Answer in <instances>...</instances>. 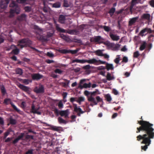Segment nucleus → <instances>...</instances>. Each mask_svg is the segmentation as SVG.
<instances>
[{"label":"nucleus","mask_w":154,"mask_h":154,"mask_svg":"<svg viewBox=\"0 0 154 154\" xmlns=\"http://www.w3.org/2000/svg\"><path fill=\"white\" fill-rule=\"evenodd\" d=\"M101 37L100 36H95L94 37H92L91 39V42H97L100 43H102V42H100V41L101 39Z\"/></svg>","instance_id":"obj_14"},{"label":"nucleus","mask_w":154,"mask_h":154,"mask_svg":"<svg viewBox=\"0 0 154 154\" xmlns=\"http://www.w3.org/2000/svg\"><path fill=\"white\" fill-rule=\"evenodd\" d=\"M58 121L59 123L60 124H66L67 122V121L63 119L61 117H60L58 118Z\"/></svg>","instance_id":"obj_26"},{"label":"nucleus","mask_w":154,"mask_h":154,"mask_svg":"<svg viewBox=\"0 0 154 154\" xmlns=\"http://www.w3.org/2000/svg\"><path fill=\"white\" fill-rule=\"evenodd\" d=\"M10 48L11 49L14 48V49L12 50V52H11L12 54H14L15 55H17L20 52L19 49L17 48V47L14 45H11L10 47Z\"/></svg>","instance_id":"obj_13"},{"label":"nucleus","mask_w":154,"mask_h":154,"mask_svg":"<svg viewBox=\"0 0 154 154\" xmlns=\"http://www.w3.org/2000/svg\"><path fill=\"white\" fill-rule=\"evenodd\" d=\"M67 94H68L66 92H64L63 93L62 95L64 99H65L66 97Z\"/></svg>","instance_id":"obj_63"},{"label":"nucleus","mask_w":154,"mask_h":154,"mask_svg":"<svg viewBox=\"0 0 154 154\" xmlns=\"http://www.w3.org/2000/svg\"><path fill=\"white\" fill-rule=\"evenodd\" d=\"M91 68V66L89 65H87L85 66H84L83 68L84 69H90Z\"/></svg>","instance_id":"obj_60"},{"label":"nucleus","mask_w":154,"mask_h":154,"mask_svg":"<svg viewBox=\"0 0 154 154\" xmlns=\"http://www.w3.org/2000/svg\"><path fill=\"white\" fill-rule=\"evenodd\" d=\"M102 42V43H103L105 45L110 48H111V46H112V43H111L109 41H107L104 42Z\"/></svg>","instance_id":"obj_41"},{"label":"nucleus","mask_w":154,"mask_h":154,"mask_svg":"<svg viewBox=\"0 0 154 154\" xmlns=\"http://www.w3.org/2000/svg\"><path fill=\"white\" fill-rule=\"evenodd\" d=\"M58 106L60 108H62L63 107V104L61 101H60L58 103Z\"/></svg>","instance_id":"obj_55"},{"label":"nucleus","mask_w":154,"mask_h":154,"mask_svg":"<svg viewBox=\"0 0 154 154\" xmlns=\"http://www.w3.org/2000/svg\"><path fill=\"white\" fill-rule=\"evenodd\" d=\"M25 11L26 12H29L31 11V7L29 6H26L24 8Z\"/></svg>","instance_id":"obj_47"},{"label":"nucleus","mask_w":154,"mask_h":154,"mask_svg":"<svg viewBox=\"0 0 154 154\" xmlns=\"http://www.w3.org/2000/svg\"><path fill=\"white\" fill-rule=\"evenodd\" d=\"M63 5L64 7H68L69 6L68 2L66 0H64Z\"/></svg>","instance_id":"obj_50"},{"label":"nucleus","mask_w":154,"mask_h":154,"mask_svg":"<svg viewBox=\"0 0 154 154\" xmlns=\"http://www.w3.org/2000/svg\"><path fill=\"white\" fill-rule=\"evenodd\" d=\"M55 26L56 30L60 32L66 33L71 35L76 34L78 32V31L75 29L66 30L60 27L59 24H55Z\"/></svg>","instance_id":"obj_3"},{"label":"nucleus","mask_w":154,"mask_h":154,"mask_svg":"<svg viewBox=\"0 0 154 154\" xmlns=\"http://www.w3.org/2000/svg\"><path fill=\"white\" fill-rule=\"evenodd\" d=\"M98 62L97 60L95 59H92L88 60H85V63L87 62L90 64H94Z\"/></svg>","instance_id":"obj_27"},{"label":"nucleus","mask_w":154,"mask_h":154,"mask_svg":"<svg viewBox=\"0 0 154 154\" xmlns=\"http://www.w3.org/2000/svg\"><path fill=\"white\" fill-rule=\"evenodd\" d=\"M24 133H20V135L18 136L17 138L19 140L22 139V138L24 137Z\"/></svg>","instance_id":"obj_49"},{"label":"nucleus","mask_w":154,"mask_h":154,"mask_svg":"<svg viewBox=\"0 0 154 154\" xmlns=\"http://www.w3.org/2000/svg\"><path fill=\"white\" fill-rule=\"evenodd\" d=\"M37 38L39 40L43 42H45L48 41V39L46 37L44 36L39 35L37 37Z\"/></svg>","instance_id":"obj_28"},{"label":"nucleus","mask_w":154,"mask_h":154,"mask_svg":"<svg viewBox=\"0 0 154 154\" xmlns=\"http://www.w3.org/2000/svg\"><path fill=\"white\" fill-rule=\"evenodd\" d=\"M58 51L60 53L63 54H66L69 53V50H68L66 49L59 50Z\"/></svg>","instance_id":"obj_36"},{"label":"nucleus","mask_w":154,"mask_h":154,"mask_svg":"<svg viewBox=\"0 0 154 154\" xmlns=\"http://www.w3.org/2000/svg\"><path fill=\"white\" fill-rule=\"evenodd\" d=\"M33 149H31L28 150V151L26 152L25 154H33Z\"/></svg>","instance_id":"obj_54"},{"label":"nucleus","mask_w":154,"mask_h":154,"mask_svg":"<svg viewBox=\"0 0 154 154\" xmlns=\"http://www.w3.org/2000/svg\"><path fill=\"white\" fill-rule=\"evenodd\" d=\"M109 36L111 39L113 41H118L119 39V36L117 35L110 33Z\"/></svg>","instance_id":"obj_17"},{"label":"nucleus","mask_w":154,"mask_h":154,"mask_svg":"<svg viewBox=\"0 0 154 154\" xmlns=\"http://www.w3.org/2000/svg\"><path fill=\"white\" fill-rule=\"evenodd\" d=\"M97 91H98V90L96 89V91H93V92H90L91 96H94Z\"/></svg>","instance_id":"obj_59"},{"label":"nucleus","mask_w":154,"mask_h":154,"mask_svg":"<svg viewBox=\"0 0 154 154\" xmlns=\"http://www.w3.org/2000/svg\"><path fill=\"white\" fill-rule=\"evenodd\" d=\"M9 122L10 124L12 125H15L16 124L17 122L16 119L10 117L9 119Z\"/></svg>","instance_id":"obj_32"},{"label":"nucleus","mask_w":154,"mask_h":154,"mask_svg":"<svg viewBox=\"0 0 154 154\" xmlns=\"http://www.w3.org/2000/svg\"><path fill=\"white\" fill-rule=\"evenodd\" d=\"M25 139L26 140H28L29 139H31L33 140L34 139L33 136L29 135H27L26 136Z\"/></svg>","instance_id":"obj_52"},{"label":"nucleus","mask_w":154,"mask_h":154,"mask_svg":"<svg viewBox=\"0 0 154 154\" xmlns=\"http://www.w3.org/2000/svg\"><path fill=\"white\" fill-rule=\"evenodd\" d=\"M73 106L74 108V111L77 113V116H80L81 114L85 113L86 111H83L79 107L77 106V105L73 103Z\"/></svg>","instance_id":"obj_6"},{"label":"nucleus","mask_w":154,"mask_h":154,"mask_svg":"<svg viewBox=\"0 0 154 154\" xmlns=\"http://www.w3.org/2000/svg\"><path fill=\"white\" fill-rule=\"evenodd\" d=\"M146 43L145 41L143 42L140 45L139 50L141 51L144 50L146 47Z\"/></svg>","instance_id":"obj_22"},{"label":"nucleus","mask_w":154,"mask_h":154,"mask_svg":"<svg viewBox=\"0 0 154 154\" xmlns=\"http://www.w3.org/2000/svg\"><path fill=\"white\" fill-rule=\"evenodd\" d=\"M15 72L16 74L20 75H22L23 73L22 69L20 68H16L15 69Z\"/></svg>","instance_id":"obj_23"},{"label":"nucleus","mask_w":154,"mask_h":154,"mask_svg":"<svg viewBox=\"0 0 154 154\" xmlns=\"http://www.w3.org/2000/svg\"><path fill=\"white\" fill-rule=\"evenodd\" d=\"M91 84L90 83L87 84L85 83L84 84V87L85 88H90L91 87Z\"/></svg>","instance_id":"obj_53"},{"label":"nucleus","mask_w":154,"mask_h":154,"mask_svg":"<svg viewBox=\"0 0 154 154\" xmlns=\"http://www.w3.org/2000/svg\"><path fill=\"white\" fill-rule=\"evenodd\" d=\"M102 28L105 31L107 32H109L110 30V28L108 26H103Z\"/></svg>","instance_id":"obj_45"},{"label":"nucleus","mask_w":154,"mask_h":154,"mask_svg":"<svg viewBox=\"0 0 154 154\" xmlns=\"http://www.w3.org/2000/svg\"><path fill=\"white\" fill-rule=\"evenodd\" d=\"M140 56V54L138 51L134 52L133 54V57L134 58H137Z\"/></svg>","instance_id":"obj_48"},{"label":"nucleus","mask_w":154,"mask_h":154,"mask_svg":"<svg viewBox=\"0 0 154 154\" xmlns=\"http://www.w3.org/2000/svg\"><path fill=\"white\" fill-rule=\"evenodd\" d=\"M77 99L76 97H71L70 99V102L73 103L75 101H76V99Z\"/></svg>","instance_id":"obj_58"},{"label":"nucleus","mask_w":154,"mask_h":154,"mask_svg":"<svg viewBox=\"0 0 154 154\" xmlns=\"http://www.w3.org/2000/svg\"><path fill=\"white\" fill-rule=\"evenodd\" d=\"M34 91L36 93H43L44 92V87L42 85H40L39 88L37 87L35 88Z\"/></svg>","instance_id":"obj_11"},{"label":"nucleus","mask_w":154,"mask_h":154,"mask_svg":"<svg viewBox=\"0 0 154 154\" xmlns=\"http://www.w3.org/2000/svg\"><path fill=\"white\" fill-rule=\"evenodd\" d=\"M23 82L24 83L25 85H28L29 82H32V80L29 79H23L22 80Z\"/></svg>","instance_id":"obj_42"},{"label":"nucleus","mask_w":154,"mask_h":154,"mask_svg":"<svg viewBox=\"0 0 154 154\" xmlns=\"http://www.w3.org/2000/svg\"><path fill=\"white\" fill-rule=\"evenodd\" d=\"M112 92L113 93L116 95H117L119 93L118 91L115 89H113L112 90Z\"/></svg>","instance_id":"obj_61"},{"label":"nucleus","mask_w":154,"mask_h":154,"mask_svg":"<svg viewBox=\"0 0 154 154\" xmlns=\"http://www.w3.org/2000/svg\"><path fill=\"white\" fill-rule=\"evenodd\" d=\"M31 109L30 112L34 114H37L39 115H40L41 114V112L39 111H38V110L39 109V108H35V106L34 104H32L31 106Z\"/></svg>","instance_id":"obj_9"},{"label":"nucleus","mask_w":154,"mask_h":154,"mask_svg":"<svg viewBox=\"0 0 154 154\" xmlns=\"http://www.w3.org/2000/svg\"><path fill=\"white\" fill-rule=\"evenodd\" d=\"M128 58L126 57H124L123 58L122 62L125 63H127L128 62Z\"/></svg>","instance_id":"obj_57"},{"label":"nucleus","mask_w":154,"mask_h":154,"mask_svg":"<svg viewBox=\"0 0 154 154\" xmlns=\"http://www.w3.org/2000/svg\"><path fill=\"white\" fill-rule=\"evenodd\" d=\"M41 123H43L46 125V126H50V127L51 129L54 131H59L60 130V128H61V127H57L56 126H54L53 125H50L48 124L45 122H41Z\"/></svg>","instance_id":"obj_10"},{"label":"nucleus","mask_w":154,"mask_h":154,"mask_svg":"<svg viewBox=\"0 0 154 154\" xmlns=\"http://www.w3.org/2000/svg\"><path fill=\"white\" fill-rule=\"evenodd\" d=\"M31 76L33 80L38 81L42 78L43 76L39 73H35L31 74Z\"/></svg>","instance_id":"obj_7"},{"label":"nucleus","mask_w":154,"mask_h":154,"mask_svg":"<svg viewBox=\"0 0 154 154\" xmlns=\"http://www.w3.org/2000/svg\"><path fill=\"white\" fill-rule=\"evenodd\" d=\"M69 111L68 109L65 110H61L59 112V114L61 116H64L65 119L68 118Z\"/></svg>","instance_id":"obj_12"},{"label":"nucleus","mask_w":154,"mask_h":154,"mask_svg":"<svg viewBox=\"0 0 154 154\" xmlns=\"http://www.w3.org/2000/svg\"><path fill=\"white\" fill-rule=\"evenodd\" d=\"M96 54L99 56L103 57V53L102 51L100 50H97L94 52Z\"/></svg>","instance_id":"obj_33"},{"label":"nucleus","mask_w":154,"mask_h":154,"mask_svg":"<svg viewBox=\"0 0 154 154\" xmlns=\"http://www.w3.org/2000/svg\"><path fill=\"white\" fill-rule=\"evenodd\" d=\"M72 63L76 62L81 63H85V60H79L76 59L73 60L72 61Z\"/></svg>","instance_id":"obj_24"},{"label":"nucleus","mask_w":154,"mask_h":154,"mask_svg":"<svg viewBox=\"0 0 154 154\" xmlns=\"http://www.w3.org/2000/svg\"><path fill=\"white\" fill-rule=\"evenodd\" d=\"M0 89L3 95H4L6 93V90L3 85H2L1 86Z\"/></svg>","instance_id":"obj_34"},{"label":"nucleus","mask_w":154,"mask_h":154,"mask_svg":"<svg viewBox=\"0 0 154 154\" xmlns=\"http://www.w3.org/2000/svg\"><path fill=\"white\" fill-rule=\"evenodd\" d=\"M106 78V80L108 81H110L115 79L114 77L113 76H111V74L109 72L107 73Z\"/></svg>","instance_id":"obj_30"},{"label":"nucleus","mask_w":154,"mask_h":154,"mask_svg":"<svg viewBox=\"0 0 154 154\" xmlns=\"http://www.w3.org/2000/svg\"><path fill=\"white\" fill-rule=\"evenodd\" d=\"M137 3V0H132L130 7V10L131 11L134 6Z\"/></svg>","instance_id":"obj_21"},{"label":"nucleus","mask_w":154,"mask_h":154,"mask_svg":"<svg viewBox=\"0 0 154 154\" xmlns=\"http://www.w3.org/2000/svg\"><path fill=\"white\" fill-rule=\"evenodd\" d=\"M9 7L11 8L9 12V17H12L14 16L15 13L17 14H20V8L18 5L14 1H12L10 4Z\"/></svg>","instance_id":"obj_2"},{"label":"nucleus","mask_w":154,"mask_h":154,"mask_svg":"<svg viewBox=\"0 0 154 154\" xmlns=\"http://www.w3.org/2000/svg\"><path fill=\"white\" fill-rule=\"evenodd\" d=\"M61 6L60 3L59 2H57L53 4L52 7L55 8H59Z\"/></svg>","instance_id":"obj_40"},{"label":"nucleus","mask_w":154,"mask_h":154,"mask_svg":"<svg viewBox=\"0 0 154 154\" xmlns=\"http://www.w3.org/2000/svg\"><path fill=\"white\" fill-rule=\"evenodd\" d=\"M19 42L18 46L21 48L29 47L32 44L31 41L27 38H24L21 40Z\"/></svg>","instance_id":"obj_4"},{"label":"nucleus","mask_w":154,"mask_h":154,"mask_svg":"<svg viewBox=\"0 0 154 154\" xmlns=\"http://www.w3.org/2000/svg\"><path fill=\"white\" fill-rule=\"evenodd\" d=\"M26 17V15L24 14H21L20 16H19L17 17V20L19 21H23L25 20Z\"/></svg>","instance_id":"obj_25"},{"label":"nucleus","mask_w":154,"mask_h":154,"mask_svg":"<svg viewBox=\"0 0 154 154\" xmlns=\"http://www.w3.org/2000/svg\"><path fill=\"white\" fill-rule=\"evenodd\" d=\"M138 123L140 126L137 128L136 133H139L141 131L145 134L142 135H138L137 137V140L139 141L141 140H143L141 143L145 145L142 146L141 148L142 149L145 151L148 148V146L151 144V139L154 138V129L152 128L153 124L143 120L138 121Z\"/></svg>","instance_id":"obj_1"},{"label":"nucleus","mask_w":154,"mask_h":154,"mask_svg":"<svg viewBox=\"0 0 154 154\" xmlns=\"http://www.w3.org/2000/svg\"><path fill=\"white\" fill-rule=\"evenodd\" d=\"M138 19V17H136L131 19L129 21V25L131 26L136 22Z\"/></svg>","instance_id":"obj_19"},{"label":"nucleus","mask_w":154,"mask_h":154,"mask_svg":"<svg viewBox=\"0 0 154 154\" xmlns=\"http://www.w3.org/2000/svg\"><path fill=\"white\" fill-rule=\"evenodd\" d=\"M28 0H16V2L19 4H27V1Z\"/></svg>","instance_id":"obj_43"},{"label":"nucleus","mask_w":154,"mask_h":154,"mask_svg":"<svg viewBox=\"0 0 154 154\" xmlns=\"http://www.w3.org/2000/svg\"><path fill=\"white\" fill-rule=\"evenodd\" d=\"M150 18V15L149 14H144L142 16V18L146 20H149Z\"/></svg>","instance_id":"obj_35"},{"label":"nucleus","mask_w":154,"mask_h":154,"mask_svg":"<svg viewBox=\"0 0 154 154\" xmlns=\"http://www.w3.org/2000/svg\"><path fill=\"white\" fill-rule=\"evenodd\" d=\"M84 98L82 97H79L78 98V100H76V101L80 104L81 102L84 101Z\"/></svg>","instance_id":"obj_44"},{"label":"nucleus","mask_w":154,"mask_h":154,"mask_svg":"<svg viewBox=\"0 0 154 154\" xmlns=\"http://www.w3.org/2000/svg\"><path fill=\"white\" fill-rule=\"evenodd\" d=\"M79 51L78 49H76L74 50H69V53H71L72 54H75L77 53L78 51Z\"/></svg>","instance_id":"obj_46"},{"label":"nucleus","mask_w":154,"mask_h":154,"mask_svg":"<svg viewBox=\"0 0 154 154\" xmlns=\"http://www.w3.org/2000/svg\"><path fill=\"white\" fill-rule=\"evenodd\" d=\"M54 72L56 73L61 74L62 73L63 71L59 69H56L54 70Z\"/></svg>","instance_id":"obj_51"},{"label":"nucleus","mask_w":154,"mask_h":154,"mask_svg":"<svg viewBox=\"0 0 154 154\" xmlns=\"http://www.w3.org/2000/svg\"><path fill=\"white\" fill-rule=\"evenodd\" d=\"M9 103H10L13 108L17 112H19L20 110H19L17 107L13 104V103L11 101V100L10 98H6L4 99L3 103L6 105H8L9 104Z\"/></svg>","instance_id":"obj_5"},{"label":"nucleus","mask_w":154,"mask_h":154,"mask_svg":"<svg viewBox=\"0 0 154 154\" xmlns=\"http://www.w3.org/2000/svg\"><path fill=\"white\" fill-rule=\"evenodd\" d=\"M106 68L107 70L113 69L114 68L112 64L107 63L106 65Z\"/></svg>","instance_id":"obj_31"},{"label":"nucleus","mask_w":154,"mask_h":154,"mask_svg":"<svg viewBox=\"0 0 154 154\" xmlns=\"http://www.w3.org/2000/svg\"><path fill=\"white\" fill-rule=\"evenodd\" d=\"M127 50V48H126V46H124L121 49V51H122L125 52Z\"/></svg>","instance_id":"obj_62"},{"label":"nucleus","mask_w":154,"mask_h":154,"mask_svg":"<svg viewBox=\"0 0 154 154\" xmlns=\"http://www.w3.org/2000/svg\"><path fill=\"white\" fill-rule=\"evenodd\" d=\"M96 99L98 102L102 101V99L99 96H97L96 97Z\"/></svg>","instance_id":"obj_56"},{"label":"nucleus","mask_w":154,"mask_h":154,"mask_svg":"<svg viewBox=\"0 0 154 154\" xmlns=\"http://www.w3.org/2000/svg\"><path fill=\"white\" fill-rule=\"evenodd\" d=\"M66 20V17L65 16L62 14L60 15L59 17L58 21L61 24L65 23Z\"/></svg>","instance_id":"obj_18"},{"label":"nucleus","mask_w":154,"mask_h":154,"mask_svg":"<svg viewBox=\"0 0 154 154\" xmlns=\"http://www.w3.org/2000/svg\"><path fill=\"white\" fill-rule=\"evenodd\" d=\"M116 10V9L114 8H112L110 9L109 11V13L111 17H112L115 12Z\"/></svg>","instance_id":"obj_39"},{"label":"nucleus","mask_w":154,"mask_h":154,"mask_svg":"<svg viewBox=\"0 0 154 154\" xmlns=\"http://www.w3.org/2000/svg\"><path fill=\"white\" fill-rule=\"evenodd\" d=\"M60 37L61 38H62L66 41H68L69 40V38L63 34H60Z\"/></svg>","instance_id":"obj_38"},{"label":"nucleus","mask_w":154,"mask_h":154,"mask_svg":"<svg viewBox=\"0 0 154 154\" xmlns=\"http://www.w3.org/2000/svg\"><path fill=\"white\" fill-rule=\"evenodd\" d=\"M105 97L108 102H110L112 100V98L109 94H107L105 95Z\"/></svg>","instance_id":"obj_37"},{"label":"nucleus","mask_w":154,"mask_h":154,"mask_svg":"<svg viewBox=\"0 0 154 154\" xmlns=\"http://www.w3.org/2000/svg\"><path fill=\"white\" fill-rule=\"evenodd\" d=\"M19 87L24 91L28 93H29V88L21 84H20L19 85Z\"/></svg>","instance_id":"obj_15"},{"label":"nucleus","mask_w":154,"mask_h":154,"mask_svg":"<svg viewBox=\"0 0 154 154\" xmlns=\"http://www.w3.org/2000/svg\"><path fill=\"white\" fill-rule=\"evenodd\" d=\"M120 46V45L119 44H115L114 43H112L111 48H112L114 50H117L119 49Z\"/></svg>","instance_id":"obj_20"},{"label":"nucleus","mask_w":154,"mask_h":154,"mask_svg":"<svg viewBox=\"0 0 154 154\" xmlns=\"http://www.w3.org/2000/svg\"><path fill=\"white\" fill-rule=\"evenodd\" d=\"M150 5L152 7H154V0H152L149 2Z\"/></svg>","instance_id":"obj_64"},{"label":"nucleus","mask_w":154,"mask_h":154,"mask_svg":"<svg viewBox=\"0 0 154 154\" xmlns=\"http://www.w3.org/2000/svg\"><path fill=\"white\" fill-rule=\"evenodd\" d=\"M88 100L89 101L93 102L94 104V105H96L97 104V103L95 100L94 98L91 96H90L88 98Z\"/></svg>","instance_id":"obj_29"},{"label":"nucleus","mask_w":154,"mask_h":154,"mask_svg":"<svg viewBox=\"0 0 154 154\" xmlns=\"http://www.w3.org/2000/svg\"><path fill=\"white\" fill-rule=\"evenodd\" d=\"M152 32V30L150 28H146L140 31L139 35L142 36H143L147 34L148 33H151Z\"/></svg>","instance_id":"obj_8"},{"label":"nucleus","mask_w":154,"mask_h":154,"mask_svg":"<svg viewBox=\"0 0 154 154\" xmlns=\"http://www.w3.org/2000/svg\"><path fill=\"white\" fill-rule=\"evenodd\" d=\"M9 3L8 0H5V1H1L0 2V7L2 9L6 8L7 6V5Z\"/></svg>","instance_id":"obj_16"}]
</instances>
